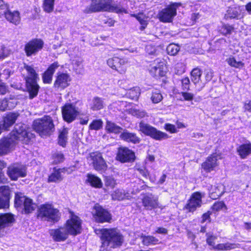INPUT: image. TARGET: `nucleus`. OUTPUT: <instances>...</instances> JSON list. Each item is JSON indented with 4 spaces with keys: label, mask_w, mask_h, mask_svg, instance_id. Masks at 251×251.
<instances>
[{
    "label": "nucleus",
    "mask_w": 251,
    "mask_h": 251,
    "mask_svg": "<svg viewBox=\"0 0 251 251\" xmlns=\"http://www.w3.org/2000/svg\"><path fill=\"white\" fill-rule=\"evenodd\" d=\"M129 94L130 95V97L132 98V99H134V98L136 99L139 95V92L138 91V89H131L130 90Z\"/></svg>",
    "instance_id": "62"
},
{
    "label": "nucleus",
    "mask_w": 251,
    "mask_h": 251,
    "mask_svg": "<svg viewBox=\"0 0 251 251\" xmlns=\"http://www.w3.org/2000/svg\"><path fill=\"white\" fill-rule=\"evenodd\" d=\"M86 181L95 188H101L102 186V183L100 178L91 174H88L87 176Z\"/></svg>",
    "instance_id": "34"
},
{
    "label": "nucleus",
    "mask_w": 251,
    "mask_h": 251,
    "mask_svg": "<svg viewBox=\"0 0 251 251\" xmlns=\"http://www.w3.org/2000/svg\"><path fill=\"white\" fill-rule=\"evenodd\" d=\"M90 157L95 170L99 171H103L106 169L107 166L102 157L101 153L98 152H92L90 154Z\"/></svg>",
    "instance_id": "18"
},
{
    "label": "nucleus",
    "mask_w": 251,
    "mask_h": 251,
    "mask_svg": "<svg viewBox=\"0 0 251 251\" xmlns=\"http://www.w3.org/2000/svg\"><path fill=\"white\" fill-rule=\"evenodd\" d=\"M225 206L224 203L222 201H218L215 202L212 206L213 210L218 211Z\"/></svg>",
    "instance_id": "60"
},
{
    "label": "nucleus",
    "mask_w": 251,
    "mask_h": 251,
    "mask_svg": "<svg viewBox=\"0 0 251 251\" xmlns=\"http://www.w3.org/2000/svg\"><path fill=\"white\" fill-rule=\"evenodd\" d=\"M180 94L182 95L185 100L190 101L193 99L194 95L191 93L181 92Z\"/></svg>",
    "instance_id": "58"
},
{
    "label": "nucleus",
    "mask_w": 251,
    "mask_h": 251,
    "mask_svg": "<svg viewBox=\"0 0 251 251\" xmlns=\"http://www.w3.org/2000/svg\"><path fill=\"white\" fill-rule=\"evenodd\" d=\"M206 242L210 246L212 247V248L214 249V246H216L215 241L217 239V237L214 236L210 233L206 234Z\"/></svg>",
    "instance_id": "51"
},
{
    "label": "nucleus",
    "mask_w": 251,
    "mask_h": 251,
    "mask_svg": "<svg viewBox=\"0 0 251 251\" xmlns=\"http://www.w3.org/2000/svg\"><path fill=\"white\" fill-rule=\"evenodd\" d=\"M127 63V60L126 59L118 57L109 58L107 61V64L110 68L116 70L120 74H124L126 72V68L125 65Z\"/></svg>",
    "instance_id": "16"
},
{
    "label": "nucleus",
    "mask_w": 251,
    "mask_h": 251,
    "mask_svg": "<svg viewBox=\"0 0 251 251\" xmlns=\"http://www.w3.org/2000/svg\"><path fill=\"white\" fill-rule=\"evenodd\" d=\"M129 113L134 116L141 118L144 117L146 115V113L144 111L138 110L135 108L130 109Z\"/></svg>",
    "instance_id": "48"
},
{
    "label": "nucleus",
    "mask_w": 251,
    "mask_h": 251,
    "mask_svg": "<svg viewBox=\"0 0 251 251\" xmlns=\"http://www.w3.org/2000/svg\"><path fill=\"white\" fill-rule=\"evenodd\" d=\"M202 196L200 193L196 192L192 194L190 199L185 206V208L189 212L195 211L198 207L201 205Z\"/></svg>",
    "instance_id": "20"
},
{
    "label": "nucleus",
    "mask_w": 251,
    "mask_h": 251,
    "mask_svg": "<svg viewBox=\"0 0 251 251\" xmlns=\"http://www.w3.org/2000/svg\"><path fill=\"white\" fill-rule=\"evenodd\" d=\"M218 155L213 154L208 156L205 162L201 164L202 168L206 172H210L218 165Z\"/></svg>",
    "instance_id": "25"
},
{
    "label": "nucleus",
    "mask_w": 251,
    "mask_h": 251,
    "mask_svg": "<svg viewBox=\"0 0 251 251\" xmlns=\"http://www.w3.org/2000/svg\"><path fill=\"white\" fill-rule=\"evenodd\" d=\"M116 159L122 163L131 162L135 159V154L127 148L120 147L118 149Z\"/></svg>",
    "instance_id": "17"
},
{
    "label": "nucleus",
    "mask_w": 251,
    "mask_h": 251,
    "mask_svg": "<svg viewBox=\"0 0 251 251\" xmlns=\"http://www.w3.org/2000/svg\"><path fill=\"white\" fill-rule=\"evenodd\" d=\"M92 213L95 220L98 223L109 222L111 219L109 213L99 204H96Z\"/></svg>",
    "instance_id": "14"
},
{
    "label": "nucleus",
    "mask_w": 251,
    "mask_h": 251,
    "mask_svg": "<svg viewBox=\"0 0 251 251\" xmlns=\"http://www.w3.org/2000/svg\"><path fill=\"white\" fill-rule=\"evenodd\" d=\"M54 162L56 164L62 162L64 160V156L61 153H55L53 155Z\"/></svg>",
    "instance_id": "57"
},
{
    "label": "nucleus",
    "mask_w": 251,
    "mask_h": 251,
    "mask_svg": "<svg viewBox=\"0 0 251 251\" xmlns=\"http://www.w3.org/2000/svg\"><path fill=\"white\" fill-rule=\"evenodd\" d=\"M100 232L101 234V248L103 250L115 248L122 245L124 241L123 236L116 229H101Z\"/></svg>",
    "instance_id": "3"
},
{
    "label": "nucleus",
    "mask_w": 251,
    "mask_h": 251,
    "mask_svg": "<svg viewBox=\"0 0 251 251\" xmlns=\"http://www.w3.org/2000/svg\"><path fill=\"white\" fill-rule=\"evenodd\" d=\"M146 50L147 52L150 55H153L156 54L157 50L156 48L152 45H149L146 46Z\"/></svg>",
    "instance_id": "56"
},
{
    "label": "nucleus",
    "mask_w": 251,
    "mask_h": 251,
    "mask_svg": "<svg viewBox=\"0 0 251 251\" xmlns=\"http://www.w3.org/2000/svg\"><path fill=\"white\" fill-rule=\"evenodd\" d=\"M212 77V73L211 72V71L207 70L204 72V79H203V82H205L204 86L208 82L211 80Z\"/></svg>",
    "instance_id": "55"
},
{
    "label": "nucleus",
    "mask_w": 251,
    "mask_h": 251,
    "mask_svg": "<svg viewBox=\"0 0 251 251\" xmlns=\"http://www.w3.org/2000/svg\"><path fill=\"white\" fill-rule=\"evenodd\" d=\"M38 217L44 220L57 221L60 217V213L59 210L54 208L52 205L45 204L40 206Z\"/></svg>",
    "instance_id": "6"
},
{
    "label": "nucleus",
    "mask_w": 251,
    "mask_h": 251,
    "mask_svg": "<svg viewBox=\"0 0 251 251\" xmlns=\"http://www.w3.org/2000/svg\"><path fill=\"white\" fill-rule=\"evenodd\" d=\"M10 189L7 186L0 187V208H5L9 205Z\"/></svg>",
    "instance_id": "24"
},
{
    "label": "nucleus",
    "mask_w": 251,
    "mask_h": 251,
    "mask_svg": "<svg viewBox=\"0 0 251 251\" xmlns=\"http://www.w3.org/2000/svg\"><path fill=\"white\" fill-rule=\"evenodd\" d=\"M105 130L108 133L118 134L122 131V128L115 123L107 121L106 123Z\"/></svg>",
    "instance_id": "35"
},
{
    "label": "nucleus",
    "mask_w": 251,
    "mask_h": 251,
    "mask_svg": "<svg viewBox=\"0 0 251 251\" xmlns=\"http://www.w3.org/2000/svg\"><path fill=\"white\" fill-rule=\"evenodd\" d=\"M104 101L102 98L98 97H94L90 104L91 109L93 111L99 110L104 107Z\"/></svg>",
    "instance_id": "33"
},
{
    "label": "nucleus",
    "mask_w": 251,
    "mask_h": 251,
    "mask_svg": "<svg viewBox=\"0 0 251 251\" xmlns=\"http://www.w3.org/2000/svg\"><path fill=\"white\" fill-rule=\"evenodd\" d=\"M33 127L41 136L50 135L54 130L52 119L48 115L35 120L33 122Z\"/></svg>",
    "instance_id": "5"
},
{
    "label": "nucleus",
    "mask_w": 251,
    "mask_h": 251,
    "mask_svg": "<svg viewBox=\"0 0 251 251\" xmlns=\"http://www.w3.org/2000/svg\"><path fill=\"white\" fill-rule=\"evenodd\" d=\"M44 43L40 39H34L25 45L24 50L26 55L28 57L36 55L39 51L42 50Z\"/></svg>",
    "instance_id": "11"
},
{
    "label": "nucleus",
    "mask_w": 251,
    "mask_h": 251,
    "mask_svg": "<svg viewBox=\"0 0 251 251\" xmlns=\"http://www.w3.org/2000/svg\"><path fill=\"white\" fill-rule=\"evenodd\" d=\"M181 5L180 3L175 2L171 4L167 8L163 9L158 14V18L163 22H171L176 15V9Z\"/></svg>",
    "instance_id": "10"
},
{
    "label": "nucleus",
    "mask_w": 251,
    "mask_h": 251,
    "mask_svg": "<svg viewBox=\"0 0 251 251\" xmlns=\"http://www.w3.org/2000/svg\"><path fill=\"white\" fill-rule=\"evenodd\" d=\"M6 19L15 25H18L21 21L20 14L18 11L8 10L4 13Z\"/></svg>",
    "instance_id": "29"
},
{
    "label": "nucleus",
    "mask_w": 251,
    "mask_h": 251,
    "mask_svg": "<svg viewBox=\"0 0 251 251\" xmlns=\"http://www.w3.org/2000/svg\"><path fill=\"white\" fill-rule=\"evenodd\" d=\"M105 184L106 186L113 188L116 185V182L114 178L110 176H107L105 179Z\"/></svg>",
    "instance_id": "53"
},
{
    "label": "nucleus",
    "mask_w": 251,
    "mask_h": 251,
    "mask_svg": "<svg viewBox=\"0 0 251 251\" xmlns=\"http://www.w3.org/2000/svg\"><path fill=\"white\" fill-rule=\"evenodd\" d=\"M63 119L70 123L74 121L78 114V109L72 103H66L61 108Z\"/></svg>",
    "instance_id": "12"
},
{
    "label": "nucleus",
    "mask_w": 251,
    "mask_h": 251,
    "mask_svg": "<svg viewBox=\"0 0 251 251\" xmlns=\"http://www.w3.org/2000/svg\"><path fill=\"white\" fill-rule=\"evenodd\" d=\"M31 134L26 129L23 124H18L8 136L0 140V155L7 153L19 141L27 144L31 138Z\"/></svg>",
    "instance_id": "1"
},
{
    "label": "nucleus",
    "mask_w": 251,
    "mask_h": 251,
    "mask_svg": "<svg viewBox=\"0 0 251 251\" xmlns=\"http://www.w3.org/2000/svg\"><path fill=\"white\" fill-rule=\"evenodd\" d=\"M70 217L65 224V228L69 234L76 235L81 232V221L76 215L70 212Z\"/></svg>",
    "instance_id": "9"
},
{
    "label": "nucleus",
    "mask_w": 251,
    "mask_h": 251,
    "mask_svg": "<svg viewBox=\"0 0 251 251\" xmlns=\"http://www.w3.org/2000/svg\"><path fill=\"white\" fill-rule=\"evenodd\" d=\"M239 247V244H238L227 242L226 243H221L216 245L214 246V249L219 251H230Z\"/></svg>",
    "instance_id": "32"
},
{
    "label": "nucleus",
    "mask_w": 251,
    "mask_h": 251,
    "mask_svg": "<svg viewBox=\"0 0 251 251\" xmlns=\"http://www.w3.org/2000/svg\"><path fill=\"white\" fill-rule=\"evenodd\" d=\"M58 67V63L57 62H54L49 66L47 71L53 74L54 72Z\"/></svg>",
    "instance_id": "61"
},
{
    "label": "nucleus",
    "mask_w": 251,
    "mask_h": 251,
    "mask_svg": "<svg viewBox=\"0 0 251 251\" xmlns=\"http://www.w3.org/2000/svg\"><path fill=\"white\" fill-rule=\"evenodd\" d=\"M130 195L128 193H125L124 190L117 189L112 194V198L114 200H123L125 199H129Z\"/></svg>",
    "instance_id": "36"
},
{
    "label": "nucleus",
    "mask_w": 251,
    "mask_h": 251,
    "mask_svg": "<svg viewBox=\"0 0 251 251\" xmlns=\"http://www.w3.org/2000/svg\"><path fill=\"white\" fill-rule=\"evenodd\" d=\"M202 71L199 68L193 69L191 72V79L197 91H201L204 87V82L201 78Z\"/></svg>",
    "instance_id": "19"
},
{
    "label": "nucleus",
    "mask_w": 251,
    "mask_h": 251,
    "mask_svg": "<svg viewBox=\"0 0 251 251\" xmlns=\"http://www.w3.org/2000/svg\"><path fill=\"white\" fill-rule=\"evenodd\" d=\"M16 105L15 101H8L7 99L0 100V111L11 109Z\"/></svg>",
    "instance_id": "39"
},
{
    "label": "nucleus",
    "mask_w": 251,
    "mask_h": 251,
    "mask_svg": "<svg viewBox=\"0 0 251 251\" xmlns=\"http://www.w3.org/2000/svg\"><path fill=\"white\" fill-rule=\"evenodd\" d=\"M7 173L12 180H15L19 177L26 176V167L22 165L14 164L8 168Z\"/></svg>",
    "instance_id": "15"
},
{
    "label": "nucleus",
    "mask_w": 251,
    "mask_h": 251,
    "mask_svg": "<svg viewBox=\"0 0 251 251\" xmlns=\"http://www.w3.org/2000/svg\"><path fill=\"white\" fill-rule=\"evenodd\" d=\"M14 222V217L9 213L0 214V231L11 225Z\"/></svg>",
    "instance_id": "28"
},
{
    "label": "nucleus",
    "mask_w": 251,
    "mask_h": 251,
    "mask_svg": "<svg viewBox=\"0 0 251 251\" xmlns=\"http://www.w3.org/2000/svg\"><path fill=\"white\" fill-rule=\"evenodd\" d=\"M103 122L101 119L94 120L89 126L90 130H98L102 128Z\"/></svg>",
    "instance_id": "44"
},
{
    "label": "nucleus",
    "mask_w": 251,
    "mask_h": 251,
    "mask_svg": "<svg viewBox=\"0 0 251 251\" xmlns=\"http://www.w3.org/2000/svg\"><path fill=\"white\" fill-rule=\"evenodd\" d=\"M52 74L47 70L43 75V82L45 83H50L52 80Z\"/></svg>",
    "instance_id": "52"
},
{
    "label": "nucleus",
    "mask_w": 251,
    "mask_h": 251,
    "mask_svg": "<svg viewBox=\"0 0 251 251\" xmlns=\"http://www.w3.org/2000/svg\"><path fill=\"white\" fill-rule=\"evenodd\" d=\"M7 91V88L4 84L0 80V93L2 95H4Z\"/></svg>",
    "instance_id": "63"
},
{
    "label": "nucleus",
    "mask_w": 251,
    "mask_h": 251,
    "mask_svg": "<svg viewBox=\"0 0 251 251\" xmlns=\"http://www.w3.org/2000/svg\"><path fill=\"white\" fill-rule=\"evenodd\" d=\"M226 61L231 67L236 68L240 69L244 66V63L242 61L236 60L233 56H230L229 58H227Z\"/></svg>",
    "instance_id": "42"
},
{
    "label": "nucleus",
    "mask_w": 251,
    "mask_h": 251,
    "mask_svg": "<svg viewBox=\"0 0 251 251\" xmlns=\"http://www.w3.org/2000/svg\"><path fill=\"white\" fill-rule=\"evenodd\" d=\"M100 11L126 13V10L113 0H93L91 4L86 8L85 12L92 13Z\"/></svg>",
    "instance_id": "2"
},
{
    "label": "nucleus",
    "mask_w": 251,
    "mask_h": 251,
    "mask_svg": "<svg viewBox=\"0 0 251 251\" xmlns=\"http://www.w3.org/2000/svg\"><path fill=\"white\" fill-rule=\"evenodd\" d=\"M24 68L28 74L25 78L26 86L29 93V98L32 99L35 97L38 93L39 86L37 81L39 78L32 66L25 65Z\"/></svg>",
    "instance_id": "4"
},
{
    "label": "nucleus",
    "mask_w": 251,
    "mask_h": 251,
    "mask_svg": "<svg viewBox=\"0 0 251 251\" xmlns=\"http://www.w3.org/2000/svg\"><path fill=\"white\" fill-rule=\"evenodd\" d=\"M151 99L152 103H158L162 100L163 96L158 91H155L152 93Z\"/></svg>",
    "instance_id": "46"
},
{
    "label": "nucleus",
    "mask_w": 251,
    "mask_h": 251,
    "mask_svg": "<svg viewBox=\"0 0 251 251\" xmlns=\"http://www.w3.org/2000/svg\"><path fill=\"white\" fill-rule=\"evenodd\" d=\"M120 138L125 141L134 144L138 143L140 142V138L136 136V134L129 132L126 130L121 133Z\"/></svg>",
    "instance_id": "31"
},
{
    "label": "nucleus",
    "mask_w": 251,
    "mask_h": 251,
    "mask_svg": "<svg viewBox=\"0 0 251 251\" xmlns=\"http://www.w3.org/2000/svg\"><path fill=\"white\" fill-rule=\"evenodd\" d=\"M139 130L146 135L149 136L156 140H162L169 138L167 133L158 130L143 122H141L139 124Z\"/></svg>",
    "instance_id": "7"
},
{
    "label": "nucleus",
    "mask_w": 251,
    "mask_h": 251,
    "mask_svg": "<svg viewBox=\"0 0 251 251\" xmlns=\"http://www.w3.org/2000/svg\"><path fill=\"white\" fill-rule=\"evenodd\" d=\"M209 196L213 199L216 200L219 198L223 195V187L220 184H217L214 185H211L208 188Z\"/></svg>",
    "instance_id": "30"
},
{
    "label": "nucleus",
    "mask_w": 251,
    "mask_h": 251,
    "mask_svg": "<svg viewBox=\"0 0 251 251\" xmlns=\"http://www.w3.org/2000/svg\"><path fill=\"white\" fill-rule=\"evenodd\" d=\"M149 71L151 75L153 77H159L165 75L167 68L163 62L157 61L151 65Z\"/></svg>",
    "instance_id": "21"
},
{
    "label": "nucleus",
    "mask_w": 251,
    "mask_h": 251,
    "mask_svg": "<svg viewBox=\"0 0 251 251\" xmlns=\"http://www.w3.org/2000/svg\"><path fill=\"white\" fill-rule=\"evenodd\" d=\"M50 234L54 241L56 242L64 241L68 238V233L65 227L51 229Z\"/></svg>",
    "instance_id": "23"
},
{
    "label": "nucleus",
    "mask_w": 251,
    "mask_h": 251,
    "mask_svg": "<svg viewBox=\"0 0 251 251\" xmlns=\"http://www.w3.org/2000/svg\"><path fill=\"white\" fill-rule=\"evenodd\" d=\"M70 81L71 78L68 74H58L54 83V87L57 89H64L69 86Z\"/></svg>",
    "instance_id": "22"
},
{
    "label": "nucleus",
    "mask_w": 251,
    "mask_h": 251,
    "mask_svg": "<svg viewBox=\"0 0 251 251\" xmlns=\"http://www.w3.org/2000/svg\"><path fill=\"white\" fill-rule=\"evenodd\" d=\"M175 73L178 75H182L185 71V66L182 63H181V62L177 63L175 65Z\"/></svg>",
    "instance_id": "50"
},
{
    "label": "nucleus",
    "mask_w": 251,
    "mask_h": 251,
    "mask_svg": "<svg viewBox=\"0 0 251 251\" xmlns=\"http://www.w3.org/2000/svg\"><path fill=\"white\" fill-rule=\"evenodd\" d=\"M131 16L134 17L140 22L142 25L140 29L144 30L148 25V17L143 13H139L138 14H131Z\"/></svg>",
    "instance_id": "41"
},
{
    "label": "nucleus",
    "mask_w": 251,
    "mask_h": 251,
    "mask_svg": "<svg viewBox=\"0 0 251 251\" xmlns=\"http://www.w3.org/2000/svg\"><path fill=\"white\" fill-rule=\"evenodd\" d=\"M180 50L179 47L176 44H170L167 48L168 53L171 55H175L177 54Z\"/></svg>",
    "instance_id": "45"
},
{
    "label": "nucleus",
    "mask_w": 251,
    "mask_h": 251,
    "mask_svg": "<svg viewBox=\"0 0 251 251\" xmlns=\"http://www.w3.org/2000/svg\"><path fill=\"white\" fill-rule=\"evenodd\" d=\"M65 171V168H54L52 172L49 176L48 180V182L58 183L61 181L63 179L62 174L64 173Z\"/></svg>",
    "instance_id": "27"
},
{
    "label": "nucleus",
    "mask_w": 251,
    "mask_h": 251,
    "mask_svg": "<svg viewBox=\"0 0 251 251\" xmlns=\"http://www.w3.org/2000/svg\"><path fill=\"white\" fill-rule=\"evenodd\" d=\"M164 129L171 133L177 132V130L176 126L169 123H166L164 125Z\"/></svg>",
    "instance_id": "54"
},
{
    "label": "nucleus",
    "mask_w": 251,
    "mask_h": 251,
    "mask_svg": "<svg viewBox=\"0 0 251 251\" xmlns=\"http://www.w3.org/2000/svg\"><path fill=\"white\" fill-rule=\"evenodd\" d=\"M244 107L246 110L251 112V100H247L244 103Z\"/></svg>",
    "instance_id": "64"
},
{
    "label": "nucleus",
    "mask_w": 251,
    "mask_h": 251,
    "mask_svg": "<svg viewBox=\"0 0 251 251\" xmlns=\"http://www.w3.org/2000/svg\"><path fill=\"white\" fill-rule=\"evenodd\" d=\"M142 202L146 210H151L156 208H161L158 202V197L152 193L142 194Z\"/></svg>",
    "instance_id": "13"
},
{
    "label": "nucleus",
    "mask_w": 251,
    "mask_h": 251,
    "mask_svg": "<svg viewBox=\"0 0 251 251\" xmlns=\"http://www.w3.org/2000/svg\"><path fill=\"white\" fill-rule=\"evenodd\" d=\"M227 16L230 18H239L240 14L237 8H229L227 11Z\"/></svg>",
    "instance_id": "47"
},
{
    "label": "nucleus",
    "mask_w": 251,
    "mask_h": 251,
    "mask_svg": "<svg viewBox=\"0 0 251 251\" xmlns=\"http://www.w3.org/2000/svg\"><path fill=\"white\" fill-rule=\"evenodd\" d=\"M54 0H43V8L47 12H52L54 8Z\"/></svg>",
    "instance_id": "43"
},
{
    "label": "nucleus",
    "mask_w": 251,
    "mask_h": 251,
    "mask_svg": "<svg viewBox=\"0 0 251 251\" xmlns=\"http://www.w3.org/2000/svg\"><path fill=\"white\" fill-rule=\"evenodd\" d=\"M19 115L16 113H9L3 118V124L0 122V134L2 128L7 129L13 125L17 120Z\"/></svg>",
    "instance_id": "26"
},
{
    "label": "nucleus",
    "mask_w": 251,
    "mask_h": 251,
    "mask_svg": "<svg viewBox=\"0 0 251 251\" xmlns=\"http://www.w3.org/2000/svg\"><path fill=\"white\" fill-rule=\"evenodd\" d=\"M15 205L17 207L23 206L25 213L31 212L36 207L31 199L26 197L23 193L20 192L15 193Z\"/></svg>",
    "instance_id": "8"
},
{
    "label": "nucleus",
    "mask_w": 251,
    "mask_h": 251,
    "mask_svg": "<svg viewBox=\"0 0 251 251\" xmlns=\"http://www.w3.org/2000/svg\"><path fill=\"white\" fill-rule=\"evenodd\" d=\"M238 152L242 158H245L251 153V144H244L238 149Z\"/></svg>",
    "instance_id": "37"
},
{
    "label": "nucleus",
    "mask_w": 251,
    "mask_h": 251,
    "mask_svg": "<svg viewBox=\"0 0 251 251\" xmlns=\"http://www.w3.org/2000/svg\"><path fill=\"white\" fill-rule=\"evenodd\" d=\"M142 243L146 246L150 245H156L158 243L159 240L153 236H146L143 234L141 235Z\"/></svg>",
    "instance_id": "38"
},
{
    "label": "nucleus",
    "mask_w": 251,
    "mask_h": 251,
    "mask_svg": "<svg viewBox=\"0 0 251 251\" xmlns=\"http://www.w3.org/2000/svg\"><path fill=\"white\" fill-rule=\"evenodd\" d=\"M68 129L67 128H63L59 131L58 136V144L60 146L64 147L66 145L68 139Z\"/></svg>",
    "instance_id": "40"
},
{
    "label": "nucleus",
    "mask_w": 251,
    "mask_h": 251,
    "mask_svg": "<svg viewBox=\"0 0 251 251\" xmlns=\"http://www.w3.org/2000/svg\"><path fill=\"white\" fill-rule=\"evenodd\" d=\"M181 89L183 91H188L190 89V81L188 77H185L181 80Z\"/></svg>",
    "instance_id": "49"
},
{
    "label": "nucleus",
    "mask_w": 251,
    "mask_h": 251,
    "mask_svg": "<svg viewBox=\"0 0 251 251\" xmlns=\"http://www.w3.org/2000/svg\"><path fill=\"white\" fill-rule=\"evenodd\" d=\"M71 59L72 63L74 66V68H75V69H76L77 67L80 66L82 62V59L79 57H76L73 59Z\"/></svg>",
    "instance_id": "59"
}]
</instances>
